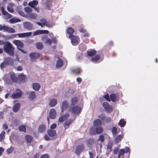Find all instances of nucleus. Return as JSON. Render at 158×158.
Instances as JSON below:
<instances>
[{
	"label": "nucleus",
	"mask_w": 158,
	"mask_h": 158,
	"mask_svg": "<svg viewBox=\"0 0 158 158\" xmlns=\"http://www.w3.org/2000/svg\"><path fill=\"white\" fill-rule=\"evenodd\" d=\"M117 130L115 127H113L112 130V132L113 135H115L117 134Z\"/></svg>",
	"instance_id": "nucleus-52"
},
{
	"label": "nucleus",
	"mask_w": 158,
	"mask_h": 158,
	"mask_svg": "<svg viewBox=\"0 0 158 158\" xmlns=\"http://www.w3.org/2000/svg\"><path fill=\"white\" fill-rule=\"evenodd\" d=\"M5 132L2 131L0 134V142H1L5 138Z\"/></svg>",
	"instance_id": "nucleus-38"
},
{
	"label": "nucleus",
	"mask_w": 158,
	"mask_h": 158,
	"mask_svg": "<svg viewBox=\"0 0 158 158\" xmlns=\"http://www.w3.org/2000/svg\"><path fill=\"white\" fill-rule=\"evenodd\" d=\"M19 14L20 15H21L22 16L26 18L27 17V15H26L24 13V12L23 11H19Z\"/></svg>",
	"instance_id": "nucleus-53"
},
{
	"label": "nucleus",
	"mask_w": 158,
	"mask_h": 158,
	"mask_svg": "<svg viewBox=\"0 0 158 158\" xmlns=\"http://www.w3.org/2000/svg\"><path fill=\"white\" fill-rule=\"evenodd\" d=\"M2 14L3 15V18L5 19H8L11 17V15L7 11Z\"/></svg>",
	"instance_id": "nucleus-34"
},
{
	"label": "nucleus",
	"mask_w": 158,
	"mask_h": 158,
	"mask_svg": "<svg viewBox=\"0 0 158 158\" xmlns=\"http://www.w3.org/2000/svg\"><path fill=\"white\" fill-rule=\"evenodd\" d=\"M15 48L9 42H6L4 45L3 49L4 51L8 54L10 56L14 55Z\"/></svg>",
	"instance_id": "nucleus-1"
},
{
	"label": "nucleus",
	"mask_w": 158,
	"mask_h": 158,
	"mask_svg": "<svg viewBox=\"0 0 158 158\" xmlns=\"http://www.w3.org/2000/svg\"><path fill=\"white\" fill-rule=\"evenodd\" d=\"M82 108L78 106H74L72 109H70L69 111H72L73 113L75 114H78L81 112Z\"/></svg>",
	"instance_id": "nucleus-9"
},
{
	"label": "nucleus",
	"mask_w": 158,
	"mask_h": 158,
	"mask_svg": "<svg viewBox=\"0 0 158 158\" xmlns=\"http://www.w3.org/2000/svg\"><path fill=\"white\" fill-rule=\"evenodd\" d=\"M13 150H14V149L13 148H8V149H7L6 150V152L7 153L8 155H9V154H11V153H12L13 152Z\"/></svg>",
	"instance_id": "nucleus-51"
},
{
	"label": "nucleus",
	"mask_w": 158,
	"mask_h": 158,
	"mask_svg": "<svg viewBox=\"0 0 158 158\" xmlns=\"http://www.w3.org/2000/svg\"><path fill=\"white\" fill-rule=\"evenodd\" d=\"M77 102V99L76 97L73 98L71 100V105H74L76 104Z\"/></svg>",
	"instance_id": "nucleus-45"
},
{
	"label": "nucleus",
	"mask_w": 158,
	"mask_h": 158,
	"mask_svg": "<svg viewBox=\"0 0 158 158\" xmlns=\"http://www.w3.org/2000/svg\"><path fill=\"white\" fill-rule=\"evenodd\" d=\"M4 62L7 64H11L12 62V60L10 57H7L5 58Z\"/></svg>",
	"instance_id": "nucleus-30"
},
{
	"label": "nucleus",
	"mask_w": 158,
	"mask_h": 158,
	"mask_svg": "<svg viewBox=\"0 0 158 158\" xmlns=\"http://www.w3.org/2000/svg\"><path fill=\"white\" fill-rule=\"evenodd\" d=\"M3 30L4 31H6L10 33H14L15 32V30L12 28L10 27L6 26H2L1 25V29L0 30Z\"/></svg>",
	"instance_id": "nucleus-6"
},
{
	"label": "nucleus",
	"mask_w": 158,
	"mask_h": 158,
	"mask_svg": "<svg viewBox=\"0 0 158 158\" xmlns=\"http://www.w3.org/2000/svg\"><path fill=\"white\" fill-rule=\"evenodd\" d=\"M118 152V149L117 148H114V150L113 152L114 154H116Z\"/></svg>",
	"instance_id": "nucleus-63"
},
{
	"label": "nucleus",
	"mask_w": 158,
	"mask_h": 158,
	"mask_svg": "<svg viewBox=\"0 0 158 158\" xmlns=\"http://www.w3.org/2000/svg\"><path fill=\"white\" fill-rule=\"evenodd\" d=\"M37 17V15L34 13H30L27 15V18H30L32 19H36Z\"/></svg>",
	"instance_id": "nucleus-20"
},
{
	"label": "nucleus",
	"mask_w": 158,
	"mask_h": 158,
	"mask_svg": "<svg viewBox=\"0 0 158 158\" xmlns=\"http://www.w3.org/2000/svg\"><path fill=\"white\" fill-rule=\"evenodd\" d=\"M123 136V135L122 134L117 135L114 139V142L116 143H118L122 139Z\"/></svg>",
	"instance_id": "nucleus-21"
},
{
	"label": "nucleus",
	"mask_w": 158,
	"mask_h": 158,
	"mask_svg": "<svg viewBox=\"0 0 158 158\" xmlns=\"http://www.w3.org/2000/svg\"><path fill=\"white\" fill-rule=\"evenodd\" d=\"M23 25L24 28L28 30H31L33 28L32 24L29 22H25L23 23Z\"/></svg>",
	"instance_id": "nucleus-11"
},
{
	"label": "nucleus",
	"mask_w": 158,
	"mask_h": 158,
	"mask_svg": "<svg viewBox=\"0 0 158 158\" xmlns=\"http://www.w3.org/2000/svg\"><path fill=\"white\" fill-rule=\"evenodd\" d=\"M63 65V62L61 60H58L56 62V68H60Z\"/></svg>",
	"instance_id": "nucleus-28"
},
{
	"label": "nucleus",
	"mask_w": 158,
	"mask_h": 158,
	"mask_svg": "<svg viewBox=\"0 0 158 158\" xmlns=\"http://www.w3.org/2000/svg\"><path fill=\"white\" fill-rule=\"evenodd\" d=\"M13 43L17 46V48H22L23 46V43L19 40H15L13 41Z\"/></svg>",
	"instance_id": "nucleus-15"
},
{
	"label": "nucleus",
	"mask_w": 158,
	"mask_h": 158,
	"mask_svg": "<svg viewBox=\"0 0 158 158\" xmlns=\"http://www.w3.org/2000/svg\"><path fill=\"white\" fill-rule=\"evenodd\" d=\"M10 77L13 81L16 82L17 81V79L15 73H11L8 75H5L4 76L3 79L7 83H9L10 82Z\"/></svg>",
	"instance_id": "nucleus-3"
},
{
	"label": "nucleus",
	"mask_w": 158,
	"mask_h": 158,
	"mask_svg": "<svg viewBox=\"0 0 158 158\" xmlns=\"http://www.w3.org/2000/svg\"><path fill=\"white\" fill-rule=\"evenodd\" d=\"M4 149L3 148L0 147V156L2 155V153L4 151Z\"/></svg>",
	"instance_id": "nucleus-62"
},
{
	"label": "nucleus",
	"mask_w": 158,
	"mask_h": 158,
	"mask_svg": "<svg viewBox=\"0 0 158 158\" xmlns=\"http://www.w3.org/2000/svg\"><path fill=\"white\" fill-rule=\"evenodd\" d=\"M56 38L55 37H53L51 39H50L48 38L47 35H44L41 37V40L44 43L50 46L52 43L55 44L57 42V40Z\"/></svg>",
	"instance_id": "nucleus-2"
},
{
	"label": "nucleus",
	"mask_w": 158,
	"mask_h": 158,
	"mask_svg": "<svg viewBox=\"0 0 158 158\" xmlns=\"http://www.w3.org/2000/svg\"><path fill=\"white\" fill-rule=\"evenodd\" d=\"M31 34L32 32H28L17 34L16 35L20 38H25L30 36H31Z\"/></svg>",
	"instance_id": "nucleus-10"
},
{
	"label": "nucleus",
	"mask_w": 158,
	"mask_h": 158,
	"mask_svg": "<svg viewBox=\"0 0 158 158\" xmlns=\"http://www.w3.org/2000/svg\"><path fill=\"white\" fill-rule=\"evenodd\" d=\"M69 105V103L67 101H64L62 103L61 111H63V110L66 109Z\"/></svg>",
	"instance_id": "nucleus-17"
},
{
	"label": "nucleus",
	"mask_w": 158,
	"mask_h": 158,
	"mask_svg": "<svg viewBox=\"0 0 158 158\" xmlns=\"http://www.w3.org/2000/svg\"><path fill=\"white\" fill-rule=\"evenodd\" d=\"M56 111L55 110L53 109H51L49 113V116L50 118L51 119H54L56 117Z\"/></svg>",
	"instance_id": "nucleus-12"
},
{
	"label": "nucleus",
	"mask_w": 158,
	"mask_h": 158,
	"mask_svg": "<svg viewBox=\"0 0 158 158\" xmlns=\"http://www.w3.org/2000/svg\"><path fill=\"white\" fill-rule=\"evenodd\" d=\"M6 64H6L5 63L4 61L1 64L0 66V68L1 69H2L3 68L5 67Z\"/></svg>",
	"instance_id": "nucleus-59"
},
{
	"label": "nucleus",
	"mask_w": 158,
	"mask_h": 158,
	"mask_svg": "<svg viewBox=\"0 0 158 158\" xmlns=\"http://www.w3.org/2000/svg\"><path fill=\"white\" fill-rule=\"evenodd\" d=\"M71 121L70 120L66 121L64 124V127L65 129H67L68 127L69 126L70 124Z\"/></svg>",
	"instance_id": "nucleus-50"
},
{
	"label": "nucleus",
	"mask_w": 158,
	"mask_h": 158,
	"mask_svg": "<svg viewBox=\"0 0 158 158\" xmlns=\"http://www.w3.org/2000/svg\"><path fill=\"white\" fill-rule=\"evenodd\" d=\"M103 58H101L99 56L97 55L95 57L91 58V60L94 62H97L101 61Z\"/></svg>",
	"instance_id": "nucleus-18"
},
{
	"label": "nucleus",
	"mask_w": 158,
	"mask_h": 158,
	"mask_svg": "<svg viewBox=\"0 0 158 158\" xmlns=\"http://www.w3.org/2000/svg\"><path fill=\"white\" fill-rule=\"evenodd\" d=\"M40 22H36V23L38 25L41 26L42 27L45 26V23L47 21L44 18H42L39 20Z\"/></svg>",
	"instance_id": "nucleus-13"
},
{
	"label": "nucleus",
	"mask_w": 158,
	"mask_h": 158,
	"mask_svg": "<svg viewBox=\"0 0 158 158\" xmlns=\"http://www.w3.org/2000/svg\"><path fill=\"white\" fill-rule=\"evenodd\" d=\"M24 10L27 13H30L32 11V9L28 7H25Z\"/></svg>",
	"instance_id": "nucleus-48"
},
{
	"label": "nucleus",
	"mask_w": 158,
	"mask_h": 158,
	"mask_svg": "<svg viewBox=\"0 0 158 158\" xmlns=\"http://www.w3.org/2000/svg\"><path fill=\"white\" fill-rule=\"evenodd\" d=\"M14 6V4L13 3H10L7 7V9L8 11L10 13H12L14 12V10L12 8V6Z\"/></svg>",
	"instance_id": "nucleus-25"
},
{
	"label": "nucleus",
	"mask_w": 158,
	"mask_h": 158,
	"mask_svg": "<svg viewBox=\"0 0 158 158\" xmlns=\"http://www.w3.org/2000/svg\"><path fill=\"white\" fill-rule=\"evenodd\" d=\"M3 129L4 130H6L8 128V127L7 125L6 124H4L2 125Z\"/></svg>",
	"instance_id": "nucleus-64"
},
{
	"label": "nucleus",
	"mask_w": 158,
	"mask_h": 158,
	"mask_svg": "<svg viewBox=\"0 0 158 158\" xmlns=\"http://www.w3.org/2000/svg\"><path fill=\"white\" fill-rule=\"evenodd\" d=\"M40 158H49V156L47 154H44L42 155Z\"/></svg>",
	"instance_id": "nucleus-58"
},
{
	"label": "nucleus",
	"mask_w": 158,
	"mask_h": 158,
	"mask_svg": "<svg viewBox=\"0 0 158 158\" xmlns=\"http://www.w3.org/2000/svg\"><path fill=\"white\" fill-rule=\"evenodd\" d=\"M19 130L20 131L26 132V129L25 127L23 125L19 127Z\"/></svg>",
	"instance_id": "nucleus-44"
},
{
	"label": "nucleus",
	"mask_w": 158,
	"mask_h": 158,
	"mask_svg": "<svg viewBox=\"0 0 158 158\" xmlns=\"http://www.w3.org/2000/svg\"><path fill=\"white\" fill-rule=\"evenodd\" d=\"M48 133L50 136L53 137L55 135L56 131L55 130H50L48 131Z\"/></svg>",
	"instance_id": "nucleus-33"
},
{
	"label": "nucleus",
	"mask_w": 158,
	"mask_h": 158,
	"mask_svg": "<svg viewBox=\"0 0 158 158\" xmlns=\"http://www.w3.org/2000/svg\"><path fill=\"white\" fill-rule=\"evenodd\" d=\"M84 148V146L83 145L78 146L76 148L75 153L77 155H79L83 150Z\"/></svg>",
	"instance_id": "nucleus-14"
},
{
	"label": "nucleus",
	"mask_w": 158,
	"mask_h": 158,
	"mask_svg": "<svg viewBox=\"0 0 158 158\" xmlns=\"http://www.w3.org/2000/svg\"><path fill=\"white\" fill-rule=\"evenodd\" d=\"M25 139L28 143H31L32 140V137L29 135H26L25 137Z\"/></svg>",
	"instance_id": "nucleus-36"
},
{
	"label": "nucleus",
	"mask_w": 158,
	"mask_h": 158,
	"mask_svg": "<svg viewBox=\"0 0 158 158\" xmlns=\"http://www.w3.org/2000/svg\"><path fill=\"white\" fill-rule=\"evenodd\" d=\"M102 124L101 121L99 119L95 120L93 122L94 126L96 127L100 126Z\"/></svg>",
	"instance_id": "nucleus-19"
},
{
	"label": "nucleus",
	"mask_w": 158,
	"mask_h": 158,
	"mask_svg": "<svg viewBox=\"0 0 158 158\" xmlns=\"http://www.w3.org/2000/svg\"><path fill=\"white\" fill-rule=\"evenodd\" d=\"M19 78L22 81H24L26 79V76L23 74H21L19 75Z\"/></svg>",
	"instance_id": "nucleus-43"
},
{
	"label": "nucleus",
	"mask_w": 158,
	"mask_h": 158,
	"mask_svg": "<svg viewBox=\"0 0 158 158\" xmlns=\"http://www.w3.org/2000/svg\"><path fill=\"white\" fill-rule=\"evenodd\" d=\"M96 131L97 133L100 134L103 132V129L101 126L98 127H96Z\"/></svg>",
	"instance_id": "nucleus-35"
},
{
	"label": "nucleus",
	"mask_w": 158,
	"mask_h": 158,
	"mask_svg": "<svg viewBox=\"0 0 158 158\" xmlns=\"http://www.w3.org/2000/svg\"><path fill=\"white\" fill-rule=\"evenodd\" d=\"M46 130V126L44 125H40L39 128V131L40 132H44Z\"/></svg>",
	"instance_id": "nucleus-32"
},
{
	"label": "nucleus",
	"mask_w": 158,
	"mask_h": 158,
	"mask_svg": "<svg viewBox=\"0 0 158 158\" xmlns=\"http://www.w3.org/2000/svg\"><path fill=\"white\" fill-rule=\"evenodd\" d=\"M57 103V101L56 99L54 98L51 99L49 103V105L50 107H52L55 106Z\"/></svg>",
	"instance_id": "nucleus-23"
},
{
	"label": "nucleus",
	"mask_w": 158,
	"mask_h": 158,
	"mask_svg": "<svg viewBox=\"0 0 158 158\" xmlns=\"http://www.w3.org/2000/svg\"><path fill=\"white\" fill-rule=\"evenodd\" d=\"M10 22L12 23L20 22L21 20L19 18H14L9 20Z\"/></svg>",
	"instance_id": "nucleus-31"
},
{
	"label": "nucleus",
	"mask_w": 158,
	"mask_h": 158,
	"mask_svg": "<svg viewBox=\"0 0 158 158\" xmlns=\"http://www.w3.org/2000/svg\"><path fill=\"white\" fill-rule=\"evenodd\" d=\"M36 47L38 49H42L43 48L42 44L40 42L37 43L36 44Z\"/></svg>",
	"instance_id": "nucleus-40"
},
{
	"label": "nucleus",
	"mask_w": 158,
	"mask_h": 158,
	"mask_svg": "<svg viewBox=\"0 0 158 158\" xmlns=\"http://www.w3.org/2000/svg\"><path fill=\"white\" fill-rule=\"evenodd\" d=\"M22 95V92L19 89H17L15 92L10 96V97L13 99H17L20 98Z\"/></svg>",
	"instance_id": "nucleus-4"
},
{
	"label": "nucleus",
	"mask_w": 158,
	"mask_h": 158,
	"mask_svg": "<svg viewBox=\"0 0 158 158\" xmlns=\"http://www.w3.org/2000/svg\"><path fill=\"white\" fill-rule=\"evenodd\" d=\"M39 54L37 53H32L30 54L29 56L31 60H34L38 58L39 57Z\"/></svg>",
	"instance_id": "nucleus-16"
},
{
	"label": "nucleus",
	"mask_w": 158,
	"mask_h": 158,
	"mask_svg": "<svg viewBox=\"0 0 158 158\" xmlns=\"http://www.w3.org/2000/svg\"><path fill=\"white\" fill-rule=\"evenodd\" d=\"M53 24L52 23L50 22H48L46 21V23L45 24V26H46L47 27H52Z\"/></svg>",
	"instance_id": "nucleus-47"
},
{
	"label": "nucleus",
	"mask_w": 158,
	"mask_h": 158,
	"mask_svg": "<svg viewBox=\"0 0 158 158\" xmlns=\"http://www.w3.org/2000/svg\"><path fill=\"white\" fill-rule=\"evenodd\" d=\"M72 72L76 74L79 75L81 72V70L80 69H76L73 70Z\"/></svg>",
	"instance_id": "nucleus-49"
},
{
	"label": "nucleus",
	"mask_w": 158,
	"mask_h": 158,
	"mask_svg": "<svg viewBox=\"0 0 158 158\" xmlns=\"http://www.w3.org/2000/svg\"><path fill=\"white\" fill-rule=\"evenodd\" d=\"M99 140H100L101 142H103L104 140V136L102 135H100L99 136Z\"/></svg>",
	"instance_id": "nucleus-57"
},
{
	"label": "nucleus",
	"mask_w": 158,
	"mask_h": 158,
	"mask_svg": "<svg viewBox=\"0 0 158 158\" xmlns=\"http://www.w3.org/2000/svg\"><path fill=\"white\" fill-rule=\"evenodd\" d=\"M126 123V122L123 119H121L119 121L118 123V125L121 127H123L125 126Z\"/></svg>",
	"instance_id": "nucleus-37"
},
{
	"label": "nucleus",
	"mask_w": 158,
	"mask_h": 158,
	"mask_svg": "<svg viewBox=\"0 0 158 158\" xmlns=\"http://www.w3.org/2000/svg\"><path fill=\"white\" fill-rule=\"evenodd\" d=\"M117 98V96L113 94H111L110 96V99L113 102H114L116 100Z\"/></svg>",
	"instance_id": "nucleus-39"
},
{
	"label": "nucleus",
	"mask_w": 158,
	"mask_h": 158,
	"mask_svg": "<svg viewBox=\"0 0 158 158\" xmlns=\"http://www.w3.org/2000/svg\"><path fill=\"white\" fill-rule=\"evenodd\" d=\"M69 115L68 114H66L60 117L59 119V122H62L64 120L69 116Z\"/></svg>",
	"instance_id": "nucleus-29"
},
{
	"label": "nucleus",
	"mask_w": 158,
	"mask_h": 158,
	"mask_svg": "<svg viewBox=\"0 0 158 158\" xmlns=\"http://www.w3.org/2000/svg\"><path fill=\"white\" fill-rule=\"evenodd\" d=\"M49 31L47 30H38L34 31L33 33L34 36L42 34H47Z\"/></svg>",
	"instance_id": "nucleus-8"
},
{
	"label": "nucleus",
	"mask_w": 158,
	"mask_h": 158,
	"mask_svg": "<svg viewBox=\"0 0 158 158\" xmlns=\"http://www.w3.org/2000/svg\"><path fill=\"white\" fill-rule=\"evenodd\" d=\"M29 98L31 99H33L36 98V96L35 92L31 91L29 93Z\"/></svg>",
	"instance_id": "nucleus-27"
},
{
	"label": "nucleus",
	"mask_w": 158,
	"mask_h": 158,
	"mask_svg": "<svg viewBox=\"0 0 158 158\" xmlns=\"http://www.w3.org/2000/svg\"><path fill=\"white\" fill-rule=\"evenodd\" d=\"M98 117L100 119L102 120H103L105 118V115L104 114H102L99 115Z\"/></svg>",
	"instance_id": "nucleus-55"
},
{
	"label": "nucleus",
	"mask_w": 158,
	"mask_h": 158,
	"mask_svg": "<svg viewBox=\"0 0 158 158\" xmlns=\"http://www.w3.org/2000/svg\"><path fill=\"white\" fill-rule=\"evenodd\" d=\"M96 53L95 50H90L87 52V55L89 56H92Z\"/></svg>",
	"instance_id": "nucleus-42"
},
{
	"label": "nucleus",
	"mask_w": 158,
	"mask_h": 158,
	"mask_svg": "<svg viewBox=\"0 0 158 158\" xmlns=\"http://www.w3.org/2000/svg\"><path fill=\"white\" fill-rule=\"evenodd\" d=\"M104 98L105 99H106L107 101H110V100L109 98V96L108 94H106L104 96Z\"/></svg>",
	"instance_id": "nucleus-61"
},
{
	"label": "nucleus",
	"mask_w": 158,
	"mask_h": 158,
	"mask_svg": "<svg viewBox=\"0 0 158 158\" xmlns=\"http://www.w3.org/2000/svg\"><path fill=\"white\" fill-rule=\"evenodd\" d=\"M20 106V103H17L15 104L13 106V110L14 112H17Z\"/></svg>",
	"instance_id": "nucleus-22"
},
{
	"label": "nucleus",
	"mask_w": 158,
	"mask_h": 158,
	"mask_svg": "<svg viewBox=\"0 0 158 158\" xmlns=\"http://www.w3.org/2000/svg\"><path fill=\"white\" fill-rule=\"evenodd\" d=\"M125 153V150L123 149H121L118 153V158H119L121 156L123 155Z\"/></svg>",
	"instance_id": "nucleus-46"
},
{
	"label": "nucleus",
	"mask_w": 158,
	"mask_h": 158,
	"mask_svg": "<svg viewBox=\"0 0 158 158\" xmlns=\"http://www.w3.org/2000/svg\"><path fill=\"white\" fill-rule=\"evenodd\" d=\"M74 31V30L71 27L68 28L67 29V32L68 34L70 35H72V34Z\"/></svg>",
	"instance_id": "nucleus-41"
},
{
	"label": "nucleus",
	"mask_w": 158,
	"mask_h": 158,
	"mask_svg": "<svg viewBox=\"0 0 158 158\" xmlns=\"http://www.w3.org/2000/svg\"><path fill=\"white\" fill-rule=\"evenodd\" d=\"M38 2L36 0H33L30 2L28 3V5L32 8H34L35 6L38 4Z\"/></svg>",
	"instance_id": "nucleus-24"
},
{
	"label": "nucleus",
	"mask_w": 158,
	"mask_h": 158,
	"mask_svg": "<svg viewBox=\"0 0 158 158\" xmlns=\"http://www.w3.org/2000/svg\"><path fill=\"white\" fill-rule=\"evenodd\" d=\"M90 134H94L96 133V131L94 127L91 128L90 129Z\"/></svg>",
	"instance_id": "nucleus-54"
},
{
	"label": "nucleus",
	"mask_w": 158,
	"mask_h": 158,
	"mask_svg": "<svg viewBox=\"0 0 158 158\" xmlns=\"http://www.w3.org/2000/svg\"><path fill=\"white\" fill-rule=\"evenodd\" d=\"M69 37L71 39V42L73 45L77 44L79 42V38L77 36L73 35H69Z\"/></svg>",
	"instance_id": "nucleus-5"
},
{
	"label": "nucleus",
	"mask_w": 158,
	"mask_h": 158,
	"mask_svg": "<svg viewBox=\"0 0 158 158\" xmlns=\"http://www.w3.org/2000/svg\"><path fill=\"white\" fill-rule=\"evenodd\" d=\"M56 127V123L53 124L50 127L51 129H53L55 128Z\"/></svg>",
	"instance_id": "nucleus-60"
},
{
	"label": "nucleus",
	"mask_w": 158,
	"mask_h": 158,
	"mask_svg": "<svg viewBox=\"0 0 158 158\" xmlns=\"http://www.w3.org/2000/svg\"><path fill=\"white\" fill-rule=\"evenodd\" d=\"M112 146V144L110 142H109L108 144L107 148L108 149L110 150V152H111L112 150L111 147Z\"/></svg>",
	"instance_id": "nucleus-56"
},
{
	"label": "nucleus",
	"mask_w": 158,
	"mask_h": 158,
	"mask_svg": "<svg viewBox=\"0 0 158 158\" xmlns=\"http://www.w3.org/2000/svg\"><path fill=\"white\" fill-rule=\"evenodd\" d=\"M103 106L105 110L107 112H110L112 111V108L110 104L107 102H104Z\"/></svg>",
	"instance_id": "nucleus-7"
},
{
	"label": "nucleus",
	"mask_w": 158,
	"mask_h": 158,
	"mask_svg": "<svg viewBox=\"0 0 158 158\" xmlns=\"http://www.w3.org/2000/svg\"><path fill=\"white\" fill-rule=\"evenodd\" d=\"M32 86L33 89L36 91H38L40 87V84L37 83H34Z\"/></svg>",
	"instance_id": "nucleus-26"
}]
</instances>
